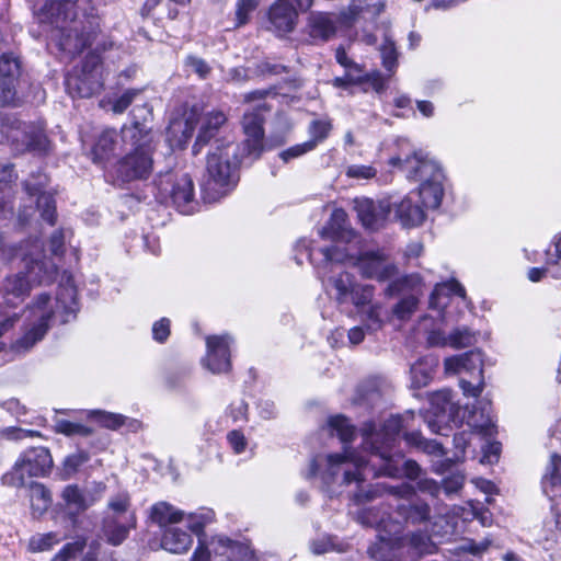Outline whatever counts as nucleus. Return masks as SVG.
Instances as JSON below:
<instances>
[{
	"label": "nucleus",
	"instance_id": "1",
	"mask_svg": "<svg viewBox=\"0 0 561 561\" xmlns=\"http://www.w3.org/2000/svg\"><path fill=\"white\" fill-rule=\"evenodd\" d=\"M410 420H414L413 412L390 416L380 431H376L371 422L365 423L362 427L363 448L370 451L371 458L382 461L378 470L375 469L376 463L373 459L365 460L357 451L344 448L343 454H331L324 458L325 468L321 473L322 479L329 483L342 474V482L350 484L363 481L369 472L373 476L398 477L400 469L396 457L402 458V456L392 453V447L400 433L408 432Z\"/></svg>",
	"mask_w": 561,
	"mask_h": 561
},
{
	"label": "nucleus",
	"instance_id": "2",
	"mask_svg": "<svg viewBox=\"0 0 561 561\" xmlns=\"http://www.w3.org/2000/svg\"><path fill=\"white\" fill-rule=\"evenodd\" d=\"M79 311L77 288L71 275L64 274L55 298L47 294L38 295L28 307V324L21 337L11 345L18 354L30 351L56 322L67 323Z\"/></svg>",
	"mask_w": 561,
	"mask_h": 561
},
{
	"label": "nucleus",
	"instance_id": "3",
	"mask_svg": "<svg viewBox=\"0 0 561 561\" xmlns=\"http://www.w3.org/2000/svg\"><path fill=\"white\" fill-rule=\"evenodd\" d=\"M76 7V0H48L35 12V19L51 32L59 48L72 55L80 54L100 28L96 14L91 12L80 16Z\"/></svg>",
	"mask_w": 561,
	"mask_h": 561
},
{
	"label": "nucleus",
	"instance_id": "4",
	"mask_svg": "<svg viewBox=\"0 0 561 561\" xmlns=\"http://www.w3.org/2000/svg\"><path fill=\"white\" fill-rule=\"evenodd\" d=\"M357 520L363 526L376 527L378 529V538L380 540V550H401L408 551L414 556L433 553L435 545L431 537L423 533L416 531L410 535H402V526L398 522L386 519L376 508L363 510L357 514Z\"/></svg>",
	"mask_w": 561,
	"mask_h": 561
},
{
	"label": "nucleus",
	"instance_id": "5",
	"mask_svg": "<svg viewBox=\"0 0 561 561\" xmlns=\"http://www.w3.org/2000/svg\"><path fill=\"white\" fill-rule=\"evenodd\" d=\"M122 141L129 151L117 163L118 176L125 182L148 178L153 165L150 131L136 122L122 128Z\"/></svg>",
	"mask_w": 561,
	"mask_h": 561
},
{
	"label": "nucleus",
	"instance_id": "6",
	"mask_svg": "<svg viewBox=\"0 0 561 561\" xmlns=\"http://www.w3.org/2000/svg\"><path fill=\"white\" fill-rule=\"evenodd\" d=\"M92 44L95 45L93 51L88 54L81 66L75 68L66 78V89L72 98H91L103 88L100 54L111 49L114 42L101 35L99 28L96 35L92 36L89 46Z\"/></svg>",
	"mask_w": 561,
	"mask_h": 561
},
{
	"label": "nucleus",
	"instance_id": "7",
	"mask_svg": "<svg viewBox=\"0 0 561 561\" xmlns=\"http://www.w3.org/2000/svg\"><path fill=\"white\" fill-rule=\"evenodd\" d=\"M243 158L249 157L241 150V145L217 139L207 157V187L220 191L234 185L238 181V168Z\"/></svg>",
	"mask_w": 561,
	"mask_h": 561
},
{
	"label": "nucleus",
	"instance_id": "8",
	"mask_svg": "<svg viewBox=\"0 0 561 561\" xmlns=\"http://www.w3.org/2000/svg\"><path fill=\"white\" fill-rule=\"evenodd\" d=\"M23 261L26 273L9 276L3 284L5 301L12 306L23 301L34 284L50 283L57 273L56 263L38 259L34 253H27Z\"/></svg>",
	"mask_w": 561,
	"mask_h": 561
},
{
	"label": "nucleus",
	"instance_id": "9",
	"mask_svg": "<svg viewBox=\"0 0 561 561\" xmlns=\"http://www.w3.org/2000/svg\"><path fill=\"white\" fill-rule=\"evenodd\" d=\"M483 358L480 351H469L460 355H455L445 358L444 367L447 374H470L477 376V383L473 385L472 381L466 380L461 378L459 380V386L466 397L478 398L484 388V379H483Z\"/></svg>",
	"mask_w": 561,
	"mask_h": 561
},
{
	"label": "nucleus",
	"instance_id": "10",
	"mask_svg": "<svg viewBox=\"0 0 561 561\" xmlns=\"http://www.w3.org/2000/svg\"><path fill=\"white\" fill-rule=\"evenodd\" d=\"M157 188L161 203H171L183 214L192 210L194 184L188 174L167 173L161 175L157 182Z\"/></svg>",
	"mask_w": 561,
	"mask_h": 561
},
{
	"label": "nucleus",
	"instance_id": "11",
	"mask_svg": "<svg viewBox=\"0 0 561 561\" xmlns=\"http://www.w3.org/2000/svg\"><path fill=\"white\" fill-rule=\"evenodd\" d=\"M389 164L398 168L408 180L421 182V184L431 183L433 180H444V173L438 162L421 150L414 151L412 156L404 159L393 157L389 160Z\"/></svg>",
	"mask_w": 561,
	"mask_h": 561
},
{
	"label": "nucleus",
	"instance_id": "12",
	"mask_svg": "<svg viewBox=\"0 0 561 561\" xmlns=\"http://www.w3.org/2000/svg\"><path fill=\"white\" fill-rule=\"evenodd\" d=\"M270 110L266 103H260L252 111H248L243 115L242 127L245 139L241 150L252 160L257 159L264 149V114Z\"/></svg>",
	"mask_w": 561,
	"mask_h": 561
},
{
	"label": "nucleus",
	"instance_id": "13",
	"mask_svg": "<svg viewBox=\"0 0 561 561\" xmlns=\"http://www.w3.org/2000/svg\"><path fill=\"white\" fill-rule=\"evenodd\" d=\"M314 0H276L268 12V20L279 35L291 33L300 12L308 11Z\"/></svg>",
	"mask_w": 561,
	"mask_h": 561
},
{
	"label": "nucleus",
	"instance_id": "14",
	"mask_svg": "<svg viewBox=\"0 0 561 561\" xmlns=\"http://www.w3.org/2000/svg\"><path fill=\"white\" fill-rule=\"evenodd\" d=\"M53 466L50 453L45 447H34L26 450L14 466V474L23 483L24 476L43 477Z\"/></svg>",
	"mask_w": 561,
	"mask_h": 561
},
{
	"label": "nucleus",
	"instance_id": "15",
	"mask_svg": "<svg viewBox=\"0 0 561 561\" xmlns=\"http://www.w3.org/2000/svg\"><path fill=\"white\" fill-rule=\"evenodd\" d=\"M20 60L12 54L0 56V105H9L16 99Z\"/></svg>",
	"mask_w": 561,
	"mask_h": 561
},
{
	"label": "nucleus",
	"instance_id": "16",
	"mask_svg": "<svg viewBox=\"0 0 561 561\" xmlns=\"http://www.w3.org/2000/svg\"><path fill=\"white\" fill-rule=\"evenodd\" d=\"M47 176L38 173L33 174L24 182V188L30 196H37V207L42 218L50 226L56 222V205L51 194L45 191Z\"/></svg>",
	"mask_w": 561,
	"mask_h": 561
},
{
	"label": "nucleus",
	"instance_id": "17",
	"mask_svg": "<svg viewBox=\"0 0 561 561\" xmlns=\"http://www.w3.org/2000/svg\"><path fill=\"white\" fill-rule=\"evenodd\" d=\"M228 335H214L206 339L207 355L205 366L214 374L227 373L230 369V351Z\"/></svg>",
	"mask_w": 561,
	"mask_h": 561
},
{
	"label": "nucleus",
	"instance_id": "18",
	"mask_svg": "<svg viewBox=\"0 0 561 561\" xmlns=\"http://www.w3.org/2000/svg\"><path fill=\"white\" fill-rule=\"evenodd\" d=\"M357 266L364 277L379 282L393 279L398 275L397 266L376 252L364 254L358 260Z\"/></svg>",
	"mask_w": 561,
	"mask_h": 561
},
{
	"label": "nucleus",
	"instance_id": "19",
	"mask_svg": "<svg viewBox=\"0 0 561 561\" xmlns=\"http://www.w3.org/2000/svg\"><path fill=\"white\" fill-rule=\"evenodd\" d=\"M135 527V515H105L102 522V538L112 546H119Z\"/></svg>",
	"mask_w": 561,
	"mask_h": 561
},
{
	"label": "nucleus",
	"instance_id": "20",
	"mask_svg": "<svg viewBox=\"0 0 561 561\" xmlns=\"http://www.w3.org/2000/svg\"><path fill=\"white\" fill-rule=\"evenodd\" d=\"M354 203L357 217L365 228L377 230L382 227L389 215L388 202L375 203L369 198H356Z\"/></svg>",
	"mask_w": 561,
	"mask_h": 561
},
{
	"label": "nucleus",
	"instance_id": "21",
	"mask_svg": "<svg viewBox=\"0 0 561 561\" xmlns=\"http://www.w3.org/2000/svg\"><path fill=\"white\" fill-rule=\"evenodd\" d=\"M12 141L21 142L26 150L43 153L48 150L49 141L43 129L26 124H19L10 136Z\"/></svg>",
	"mask_w": 561,
	"mask_h": 561
},
{
	"label": "nucleus",
	"instance_id": "22",
	"mask_svg": "<svg viewBox=\"0 0 561 561\" xmlns=\"http://www.w3.org/2000/svg\"><path fill=\"white\" fill-rule=\"evenodd\" d=\"M226 122L227 116L221 111H211L206 113L202 118L199 130L192 149L193 154H198L202 148L217 135Z\"/></svg>",
	"mask_w": 561,
	"mask_h": 561
},
{
	"label": "nucleus",
	"instance_id": "23",
	"mask_svg": "<svg viewBox=\"0 0 561 561\" xmlns=\"http://www.w3.org/2000/svg\"><path fill=\"white\" fill-rule=\"evenodd\" d=\"M336 23L334 14L312 12L308 18L309 34L313 39L327 42L335 35Z\"/></svg>",
	"mask_w": 561,
	"mask_h": 561
},
{
	"label": "nucleus",
	"instance_id": "24",
	"mask_svg": "<svg viewBox=\"0 0 561 561\" xmlns=\"http://www.w3.org/2000/svg\"><path fill=\"white\" fill-rule=\"evenodd\" d=\"M546 267H533L528 271L531 282H539L546 273L554 278H561V234L556 238L552 247L547 250Z\"/></svg>",
	"mask_w": 561,
	"mask_h": 561
},
{
	"label": "nucleus",
	"instance_id": "25",
	"mask_svg": "<svg viewBox=\"0 0 561 561\" xmlns=\"http://www.w3.org/2000/svg\"><path fill=\"white\" fill-rule=\"evenodd\" d=\"M119 146L125 148L122 141V131L117 133L115 129L103 130L92 149L93 161L101 162L110 158Z\"/></svg>",
	"mask_w": 561,
	"mask_h": 561
},
{
	"label": "nucleus",
	"instance_id": "26",
	"mask_svg": "<svg viewBox=\"0 0 561 561\" xmlns=\"http://www.w3.org/2000/svg\"><path fill=\"white\" fill-rule=\"evenodd\" d=\"M396 216L404 227H416L425 219L423 205L416 204L412 195L404 197L396 206Z\"/></svg>",
	"mask_w": 561,
	"mask_h": 561
},
{
	"label": "nucleus",
	"instance_id": "27",
	"mask_svg": "<svg viewBox=\"0 0 561 561\" xmlns=\"http://www.w3.org/2000/svg\"><path fill=\"white\" fill-rule=\"evenodd\" d=\"M197 124L194 113L188 114L183 121H174L170 124L168 134L173 146L183 148L192 138Z\"/></svg>",
	"mask_w": 561,
	"mask_h": 561
},
{
	"label": "nucleus",
	"instance_id": "28",
	"mask_svg": "<svg viewBox=\"0 0 561 561\" xmlns=\"http://www.w3.org/2000/svg\"><path fill=\"white\" fill-rule=\"evenodd\" d=\"M451 295L465 298L466 291L461 284L455 279L437 284L431 294L430 307L437 310L445 309Z\"/></svg>",
	"mask_w": 561,
	"mask_h": 561
},
{
	"label": "nucleus",
	"instance_id": "29",
	"mask_svg": "<svg viewBox=\"0 0 561 561\" xmlns=\"http://www.w3.org/2000/svg\"><path fill=\"white\" fill-rule=\"evenodd\" d=\"M184 511L178 510L168 502H158L150 507V520L160 527H167L182 522L185 517Z\"/></svg>",
	"mask_w": 561,
	"mask_h": 561
},
{
	"label": "nucleus",
	"instance_id": "30",
	"mask_svg": "<svg viewBox=\"0 0 561 561\" xmlns=\"http://www.w3.org/2000/svg\"><path fill=\"white\" fill-rule=\"evenodd\" d=\"M192 543V535L178 527L168 528L161 539V547L172 553H184Z\"/></svg>",
	"mask_w": 561,
	"mask_h": 561
},
{
	"label": "nucleus",
	"instance_id": "31",
	"mask_svg": "<svg viewBox=\"0 0 561 561\" xmlns=\"http://www.w3.org/2000/svg\"><path fill=\"white\" fill-rule=\"evenodd\" d=\"M62 500L71 514H79L88 510L95 501V497L85 495L78 485H67L62 491Z\"/></svg>",
	"mask_w": 561,
	"mask_h": 561
},
{
	"label": "nucleus",
	"instance_id": "32",
	"mask_svg": "<svg viewBox=\"0 0 561 561\" xmlns=\"http://www.w3.org/2000/svg\"><path fill=\"white\" fill-rule=\"evenodd\" d=\"M416 196L421 198L423 207L438 208L444 196L443 181L433 180L431 183L420 184Z\"/></svg>",
	"mask_w": 561,
	"mask_h": 561
},
{
	"label": "nucleus",
	"instance_id": "33",
	"mask_svg": "<svg viewBox=\"0 0 561 561\" xmlns=\"http://www.w3.org/2000/svg\"><path fill=\"white\" fill-rule=\"evenodd\" d=\"M347 215L343 209H335L327 226L320 231L323 239L340 240L346 230Z\"/></svg>",
	"mask_w": 561,
	"mask_h": 561
},
{
	"label": "nucleus",
	"instance_id": "34",
	"mask_svg": "<svg viewBox=\"0 0 561 561\" xmlns=\"http://www.w3.org/2000/svg\"><path fill=\"white\" fill-rule=\"evenodd\" d=\"M30 501L34 514L42 515L51 504L50 492L42 483H34L30 489Z\"/></svg>",
	"mask_w": 561,
	"mask_h": 561
},
{
	"label": "nucleus",
	"instance_id": "35",
	"mask_svg": "<svg viewBox=\"0 0 561 561\" xmlns=\"http://www.w3.org/2000/svg\"><path fill=\"white\" fill-rule=\"evenodd\" d=\"M403 437L408 445L421 449L426 454L443 455V447L438 442L425 439L417 431L403 433Z\"/></svg>",
	"mask_w": 561,
	"mask_h": 561
},
{
	"label": "nucleus",
	"instance_id": "36",
	"mask_svg": "<svg viewBox=\"0 0 561 561\" xmlns=\"http://www.w3.org/2000/svg\"><path fill=\"white\" fill-rule=\"evenodd\" d=\"M461 421L466 422L470 427L478 430L484 434H491V427L493 426L492 417L486 410V407L482 408L480 417L477 416L476 411H463Z\"/></svg>",
	"mask_w": 561,
	"mask_h": 561
},
{
	"label": "nucleus",
	"instance_id": "37",
	"mask_svg": "<svg viewBox=\"0 0 561 561\" xmlns=\"http://www.w3.org/2000/svg\"><path fill=\"white\" fill-rule=\"evenodd\" d=\"M561 482V457L553 454L550 463L547 467V472L542 478V490L550 496V492L554 486Z\"/></svg>",
	"mask_w": 561,
	"mask_h": 561
},
{
	"label": "nucleus",
	"instance_id": "38",
	"mask_svg": "<svg viewBox=\"0 0 561 561\" xmlns=\"http://www.w3.org/2000/svg\"><path fill=\"white\" fill-rule=\"evenodd\" d=\"M215 519V513L210 508H203L199 512L191 513L187 515L188 528L192 533H194L198 540L202 539L201 536L204 534V528L213 523Z\"/></svg>",
	"mask_w": 561,
	"mask_h": 561
},
{
	"label": "nucleus",
	"instance_id": "39",
	"mask_svg": "<svg viewBox=\"0 0 561 561\" xmlns=\"http://www.w3.org/2000/svg\"><path fill=\"white\" fill-rule=\"evenodd\" d=\"M331 283L336 290L337 302H348L350 293L356 284L353 276L347 272H341L336 276L332 277Z\"/></svg>",
	"mask_w": 561,
	"mask_h": 561
},
{
	"label": "nucleus",
	"instance_id": "40",
	"mask_svg": "<svg viewBox=\"0 0 561 561\" xmlns=\"http://www.w3.org/2000/svg\"><path fill=\"white\" fill-rule=\"evenodd\" d=\"M431 508L426 503L398 505V514L411 523H420L430 517Z\"/></svg>",
	"mask_w": 561,
	"mask_h": 561
},
{
	"label": "nucleus",
	"instance_id": "41",
	"mask_svg": "<svg viewBox=\"0 0 561 561\" xmlns=\"http://www.w3.org/2000/svg\"><path fill=\"white\" fill-rule=\"evenodd\" d=\"M328 424L342 443L347 444L354 439L355 427L343 415L331 416Z\"/></svg>",
	"mask_w": 561,
	"mask_h": 561
},
{
	"label": "nucleus",
	"instance_id": "42",
	"mask_svg": "<svg viewBox=\"0 0 561 561\" xmlns=\"http://www.w3.org/2000/svg\"><path fill=\"white\" fill-rule=\"evenodd\" d=\"M261 0H237L234 11V28L247 25Z\"/></svg>",
	"mask_w": 561,
	"mask_h": 561
},
{
	"label": "nucleus",
	"instance_id": "43",
	"mask_svg": "<svg viewBox=\"0 0 561 561\" xmlns=\"http://www.w3.org/2000/svg\"><path fill=\"white\" fill-rule=\"evenodd\" d=\"M412 381L415 387H425L433 377V365L427 359H420L411 366Z\"/></svg>",
	"mask_w": 561,
	"mask_h": 561
},
{
	"label": "nucleus",
	"instance_id": "44",
	"mask_svg": "<svg viewBox=\"0 0 561 561\" xmlns=\"http://www.w3.org/2000/svg\"><path fill=\"white\" fill-rule=\"evenodd\" d=\"M431 402L434 408L433 414L435 416L439 417L445 414L451 416L454 414L455 405L451 402V392L449 390H442L434 393Z\"/></svg>",
	"mask_w": 561,
	"mask_h": 561
},
{
	"label": "nucleus",
	"instance_id": "45",
	"mask_svg": "<svg viewBox=\"0 0 561 561\" xmlns=\"http://www.w3.org/2000/svg\"><path fill=\"white\" fill-rule=\"evenodd\" d=\"M60 538L56 533L36 534L28 540V550L31 552H43L50 550L59 543Z\"/></svg>",
	"mask_w": 561,
	"mask_h": 561
},
{
	"label": "nucleus",
	"instance_id": "46",
	"mask_svg": "<svg viewBox=\"0 0 561 561\" xmlns=\"http://www.w3.org/2000/svg\"><path fill=\"white\" fill-rule=\"evenodd\" d=\"M374 296V287L370 285L355 284L350 293L348 301L357 308L370 304Z\"/></svg>",
	"mask_w": 561,
	"mask_h": 561
},
{
	"label": "nucleus",
	"instance_id": "47",
	"mask_svg": "<svg viewBox=\"0 0 561 561\" xmlns=\"http://www.w3.org/2000/svg\"><path fill=\"white\" fill-rule=\"evenodd\" d=\"M380 55L383 67L392 73L398 66V51L396 45L389 38H386L380 47Z\"/></svg>",
	"mask_w": 561,
	"mask_h": 561
},
{
	"label": "nucleus",
	"instance_id": "48",
	"mask_svg": "<svg viewBox=\"0 0 561 561\" xmlns=\"http://www.w3.org/2000/svg\"><path fill=\"white\" fill-rule=\"evenodd\" d=\"M90 416L94 417L102 426L110 430H117L125 423V416L116 413H108L96 410L91 411Z\"/></svg>",
	"mask_w": 561,
	"mask_h": 561
},
{
	"label": "nucleus",
	"instance_id": "49",
	"mask_svg": "<svg viewBox=\"0 0 561 561\" xmlns=\"http://www.w3.org/2000/svg\"><path fill=\"white\" fill-rule=\"evenodd\" d=\"M417 305V297L414 295L407 296L393 307V314L400 320H407L415 312Z\"/></svg>",
	"mask_w": 561,
	"mask_h": 561
},
{
	"label": "nucleus",
	"instance_id": "50",
	"mask_svg": "<svg viewBox=\"0 0 561 561\" xmlns=\"http://www.w3.org/2000/svg\"><path fill=\"white\" fill-rule=\"evenodd\" d=\"M474 335L467 328H459L448 335V346L454 348H463L472 345Z\"/></svg>",
	"mask_w": 561,
	"mask_h": 561
},
{
	"label": "nucleus",
	"instance_id": "51",
	"mask_svg": "<svg viewBox=\"0 0 561 561\" xmlns=\"http://www.w3.org/2000/svg\"><path fill=\"white\" fill-rule=\"evenodd\" d=\"M55 430L57 433L65 434L67 436L80 435L89 436L92 434V430L80 424L70 422L67 420H59L56 422Z\"/></svg>",
	"mask_w": 561,
	"mask_h": 561
},
{
	"label": "nucleus",
	"instance_id": "52",
	"mask_svg": "<svg viewBox=\"0 0 561 561\" xmlns=\"http://www.w3.org/2000/svg\"><path fill=\"white\" fill-rule=\"evenodd\" d=\"M141 93V89H128L122 95L116 98L112 102V111L115 114H122L135 100V98Z\"/></svg>",
	"mask_w": 561,
	"mask_h": 561
},
{
	"label": "nucleus",
	"instance_id": "53",
	"mask_svg": "<svg viewBox=\"0 0 561 561\" xmlns=\"http://www.w3.org/2000/svg\"><path fill=\"white\" fill-rule=\"evenodd\" d=\"M331 130V123L324 119H317L310 124L309 133L311 139L309 141H316V145L324 140Z\"/></svg>",
	"mask_w": 561,
	"mask_h": 561
},
{
	"label": "nucleus",
	"instance_id": "54",
	"mask_svg": "<svg viewBox=\"0 0 561 561\" xmlns=\"http://www.w3.org/2000/svg\"><path fill=\"white\" fill-rule=\"evenodd\" d=\"M316 148V141H306L304 144L295 145L279 153L280 159L284 162H288L290 159L298 158Z\"/></svg>",
	"mask_w": 561,
	"mask_h": 561
},
{
	"label": "nucleus",
	"instance_id": "55",
	"mask_svg": "<svg viewBox=\"0 0 561 561\" xmlns=\"http://www.w3.org/2000/svg\"><path fill=\"white\" fill-rule=\"evenodd\" d=\"M128 508L129 499L126 495H118L108 502L110 512L106 515H135Z\"/></svg>",
	"mask_w": 561,
	"mask_h": 561
},
{
	"label": "nucleus",
	"instance_id": "56",
	"mask_svg": "<svg viewBox=\"0 0 561 561\" xmlns=\"http://www.w3.org/2000/svg\"><path fill=\"white\" fill-rule=\"evenodd\" d=\"M210 546L213 547V550L217 554H228L229 551H234L236 549H239V546L237 542H233L229 538L218 536L211 539Z\"/></svg>",
	"mask_w": 561,
	"mask_h": 561
},
{
	"label": "nucleus",
	"instance_id": "57",
	"mask_svg": "<svg viewBox=\"0 0 561 561\" xmlns=\"http://www.w3.org/2000/svg\"><path fill=\"white\" fill-rule=\"evenodd\" d=\"M376 488L378 491H383L401 499H408L414 493L413 488L409 483L404 482L396 486L377 484Z\"/></svg>",
	"mask_w": 561,
	"mask_h": 561
},
{
	"label": "nucleus",
	"instance_id": "58",
	"mask_svg": "<svg viewBox=\"0 0 561 561\" xmlns=\"http://www.w3.org/2000/svg\"><path fill=\"white\" fill-rule=\"evenodd\" d=\"M287 72V68L280 64H274L268 60L261 61L256 65V73L263 77L276 76Z\"/></svg>",
	"mask_w": 561,
	"mask_h": 561
},
{
	"label": "nucleus",
	"instance_id": "59",
	"mask_svg": "<svg viewBox=\"0 0 561 561\" xmlns=\"http://www.w3.org/2000/svg\"><path fill=\"white\" fill-rule=\"evenodd\" d=\"M335 59L342 67L345 68L346 71L351 70L356 75H362V67L347 56L344 47L340 46L336 48Z\"/></svg>",
	"mask_w": 561,
	"mask_h": 561
},
{
	"label": "nucleus",
	"instance_id": "60",
	"mask_svg": "<svg viewBox=\"0 0 561 561\" xmlns=\"http://www.w3.org/2000/svg\"><path fill=\"white\" fill-rule=\"evenodd\" d=\"M185 65L202 79H205L210 72V67L208 64L198 57L188 56L186 58Z\"/></svg>",
	"mask_w": 561,
	"mask_h": 561
},
{
	"label": "nucleus",
	"instance_id": "61",
	"mask_svg": "<svg viewBox=\"0 0 561 561\" xmlns=\"http://www.w3.org/2000/svg\"><path fill=\"white\" fill-rule=\"evenodd\" d=\"M377 174V171L370 165H350L346 170V175L353 179H371Z\"/></svg>",
	"mask_w": 561,
	"mask_h": 561
},
{
	"label": "nucleus",
	"instance_id": "62",
	"mask_svg": "<svg viewBox=\"0 0 561 561\" xmlns=\"http://www.w3.org/2000/svg\"><path fill=\"white\" fill-rule=\"evenodd\" d=\"M2 436L8 439H23L26 437H39L41 433L33 430H24L20 427H7L1 432Z\"/></svg>",
	"mask_w": 561,
	"mask_h": 561
},
{
	"label": "nucleus",
	"instance_id": "63",
	"mask_svg": "<svg viewBox=\"0 0 561 561\" xmlns=\"http://www.w3.org/2000/svg\"><path fill=\"white\" fill-rule=\"evenodd\" d=\"M153 339L160 343L164 342L170 335V320L162 318L152 327Z\"/></svg>",
	"mask_w": 561,
	"mask_h": 561
},
{
	"label": "nucleus",
	"instance_id": "64",
	"mask_svg": "<svg viewBox=\"0 0 561 561\" xmlns=\"http://www.w3.org/2000/svg\"><path fill=\"white\" fill-rule=\"evenodd\" d=\"M382 327V320L379 317V307L373 306L366 314L365 328L368 332H375Z\"/></svg>",
	"mask_w": 561,
	"mask_h": 561
}]
</instances>
